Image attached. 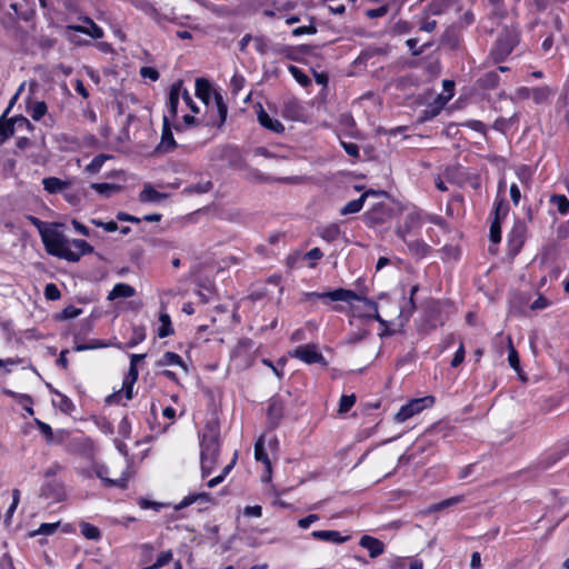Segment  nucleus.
Returning <instances> with one entry per match:
<instances>
[{"label":"nucleus","instance_id":"obj_29","mask_svg":"<svg viewBox=\"0 0 569 569\" xmlns=\"http://www.w3.org/2000/svg\"><path fill=\"white\" fill-rule=\"evenodd\" d=\"M409 249V252L417 258H425L431 250L430 246H428L423 240L416 239L413 241L406 242Z\"/></svg>","mask_w":569,"mask_h":569},{"label":"nucleus","instance_id":"obj_58","mask_svg":"<svg viewBox=\"0 0 569 569\" xmlns=\"http://www.w3.org/2000/svg\"><path fill=\"white\" fill-rule=\"evenodd\" d=\"M146 338L144 328L136 327L133 329V337L129 342V347H134L138 343L142 342Z\"/></svg>","mask_w":569,"mask_h":569},{"label":"nucleus","instance_id":"obj_61","mask_svg":"<svg viewBox=\"0 0 569 569\" xmlns=\"http://www.w3.org/2000/svg\"><path fill=\"white\" fill-rule=\"evenodd\" d=\"M463 360H465V347H463V343L460 342V345L451 360V367L457 368L458 366H460L462 363Z\"/></svg>","mask_w":569,"mask_h":569},{"label":"nucleus","instance_id":"obj_51","mask_svg":"<svg viewBox=\"0 0 569 569\" xmlns=\"http://www.w3.org/2000/svg\"><path fill=\"white\" fill-rule=\"evenodd\" d=\"M481 82L485 88L492 89V88L497 87V84L499 82V76L495 71L488 72L483 76V78L481 79Z\"/></svg>","mask_w":569,"mask_h":569},{"label":"nucleus","instance_id":"obj_36","mask_svg":"<svg viewBox=\"0 0 569 569\" xmlns=\"http://www.w3.org/2000/svg\"><path fill=\"white\" fill-rule=\"evenodd\" d=\"M550 202L557 207L560 214L565 216L569 212V200L565 194H553Z\"/></svg>","mask_w":569,"mask_h":569},{"label":"nucleus","instance_id":"obj_2","mask_svg":"<svg viewBox=\"0 0 569 569\" xmlns=\"http://www.w3.org/2000/svg\"><path fill=\"white\" fill-rule=\"evenodd\" d=\"M302 300L303 301L322 300L325 302H328V301L351 302L355 300L361 301L373 312V318L377 321H379L380 323H383V320L378 312L377 302H375L373 300H371L367 297H362L349 289L339 288V289H336L333 291H328V292H303Z\"/></svg>","mask_w":569,"mask_h":569},{"label":"nucleus","instance_id":"obj_13","mask_svg":"<svg viewBox=\"0 0 569 569\" xmlns=\"http://www.w3.org/2000/svg\"><path fill=\"white\" fill-rule=\"evenodd\" d=\"M257 118L260 126L274 133H281L284 131L283 124L278 119L271 118L262 106H259Z\"/></svg>","mask_w":569,"mask_h":569},{"label":"nucleus","instance_id":"obj_21","mask_svg":"<svg viewBox=\"0 0 569 569\" xmlns=\"http://www.w3.org/2000/svg\"><path fill=\"white\" fill-rule=\"evenodd\" d=\"M254 458L257 461H260L264 465L266 471L268 472V478H270L271 462H270L268 453L264 449V437L263 436H261L254 443Z\"/></svg>","mask_w":569,"mask_h":569},{"label":"nucleus","instance_id":"obj_20","mask_svg":"<svg viewBox=\"0 0 569 569\" xmlns=\"http://www.w3.org/2000/svg\"><path fill=\"white\" fill-rule=\"evenodd\" d=\"M212 88L210 82L204 78L196 79V96L204 102L207 106L209 104L211 96H213Z\"/></svg>","mask_w":569,"mask_h":569},{"label":"nucleus","instance_id":"obj_44","mask_svg":"<svg viewBox=\"0 0 569 569\" xmlns=\"http://www.w3.org/2000/svg\"><path fill=\"white\" fill-rule=\"evenodd\" d=\"M47 110L46 102L37 101L30 107V116L34 121H39L47 113Z\"/></svg>","mask_w":569,"mask_h":569},{"label":"nucleus","instance_id":"obj_31","mask_svg":"<svg viewBox=\"0 0 569 569\" xmlns=\"http://www.w3.org/2000/svg\"><path fill=\"white\" fill-rule=\"evenodd\" d=\"M160 327L158 329V337L166 338L173 333V327L170 316L167 312H161L159 316Z\"/></svg>","mask_w":569,"mask_h":569},{"label":"nucleus","instance_id":"obj_41","mask_svg":"<svg viewBox=\"0 0 569 569\" xmlns=\"http://www.w3.org/2000/svg\"><path fill=\"white\" fill-rule=\"evenodd\" d=\"M530 93L536 103H542L549 99L551 91L547 87H537L531 89Z\"/></svg>","mask_w":569,"mask_h":569},{"label":"nucleus","instance_id":"obj_19","mask_svg":"<svg viewBox=\"0 0 569 569\" xmlns=\"http://www.w3.org/2000/svg\"><path fill=\"white\" fill-rule=\"evenodd\" d=\"M132 6H134L138 10L144 12L147 16L156 20L158 23H161L162 20L167 18L158 12V10L149 2V0H131Z\"/></svg>","mask_w":569,"mask_h":569},{"label":"nucleus","instance_id":"obj_30","mask_svg":"<svg viewBox=\"0 0 569 569\" xmlns=\"http://www.w3.org/2000/svg\"><path fill=\"white\" fill-rule=\"evenodd\" d=\"M282 413H283V407H282L281 401L271 400L268 406V418H269V423L271 425V427L274 428L279 423V421L282 417Z\"/></svg>","mask_w":569,"mask_h":569},{"label":"nucleus","instance_id":"obj_52","mask_svg":"<svg viewBox=\"0 0 569 569\" xmlns=\"http://www.w3.org/2000/svg\"><path fill=\"white\" fill-rule=\"evenodd\" d=\"M172 557H173V555H172L171 550H167V551L161 552L158 556L156 562L152 565V568L153 569H159V568L168 565L172 560Z\"/></svg>","mask_w":569,"mask_h":569},{"label":"nucleus","instance_id":"obj_32","mask_svg":"<svg viewBox=\"0 0 569 569\" xmlns=\"http://www.w3.org/2000/svg\"><path fill=\"white\" fill-rule=\"evenodd\" d=\"M80 531L82 536L88 540L98 541L101 538L100 529L86 521L80 522Z\"/></svg>","mask_w":569,"mask_h":569},{"label":"nucleus","instance_id":"obj_14","mask_svg":"<svg viewBox=\"0 0 569 569\" xmlns=\"http://www.w3.org/2000/svg\"><path fill=\"white\" fill-rule=\"evenodd\" d=\"M359 545L369 552L371 558H377L385 551L383 542L371 536H362L360 538Z\"/></svg>","mask_w":569,"mask_h":569},{"label":"nucleus","instance_id":"obj_15","mask_svg":"<svg viewBox=\"0 0 569 569\" xmlns=\"http://www.w3.org/2000/svg\"><path fill=\"white\" fill-rule=\"evenodd\" d=\"M310 536L315 540H321L335 545H340L348 540V537L341 536L337 530H315Z\"/></svg>","mask_w":569,"mask_h":569},{"label":"nucleus","instance_id":"obj_48","mask_svg":"<svg viewBox=\"0 0 569 569\" xmlns=\"http://www.w3.org/2000/svg\"><path fill=\"white\" fill-rule=\"evenodd\" d=\"M419 21V29L425 32H432L437 27V21L430 19L427 12H422Z\"/></svg>","mask_w":569,"mask_h":569},{"label":"nucleus","instance_id":"obj_63","mask_svg":"<svg viewBox=\"0 0 569 569\" xmlns=\"http://www.w3.org/2000/svg\"><path fill=\"white\" fill-rule=\"evenodd\" d=\"M341 146L343 148V150L346 151V153L352 158H358L359 157V147L358 144L353 143V142H345V141H341Z\"/></svg>","mask_w":569,"mask_h":569},{"label":"nucleus","instance_id":"obj_56","mask_svg":"<svg viewBox=\"0 0 569 569\" xmlns=\"http://www.w3.org/2000/svg\"><path fill=\"white\" fill-rule=\"evenodd\" d=\"M90 222L96 227L102 228L107 232H114L119 229L114 221L103 222L99 219H91Z\"/></svg>","mask_w":569,"mask_h":569},{"label":"nucleus","instance_id":"obj_26","mask_svg":"<svg viewBox=\"0 0 569 569\" xmlns=\"http://www.w3.org/2000/svg\"><path fill=\"white\" fill-rule=\"evenodd\" d=\"M10 107L11 106H9L0 117V143L4 142L9 137H11L16 130L12 120H6V117L10 111Z\"/></svg>","mask_w":569,"mask_h":569},{"label":"nucleus","instance_id":"obj_57","mask_svg":"<svg viewBox=\"0 0 569 569\" xmlns=\"http://www.w3.org/2000/svg\"><path fill=\"white\" fill-rule=\"evenodd\" d=\"M140 76L144 79H150L151 81H157L160 77L158 70L152 67H142L140 69Z\"/></svg>","mask_w":569,"mask_h":569},{"label":"nucleus","instance_id":"obj_49","mask_svg":"<svg viewBox=\"0 0 569 569\" xmlns=\"http://www.w3.org/2000/svg\"><path fill=\"white\" fill-rule=\"evenodd\" d=\"M508 345H509L508 362L511 368H513L515 370H518L519 369V357H518L517 350L515 349V347L512 345V340L510 337H508Z\"/></svg>","mask_w":569,"mask_h":569},{"label":"nucleus","instance_id":"obj_39","mask_svg":"<svg viewBox=\"0 0 569 569\" xmlns=\"http://www.w3.org/2000/svg\"><path fill=\"white\" fill-rule=\"evenodd\" d=\"M24 7L26 0H10L9 8L13 11L14 19H28Z\"/></svg>","mask_w":569,"mask_h":569},{"label":"nucleus","instance_id":"obj_10","mask_svg":"<svg viewBox=\"0 0 569 569\" xmlns=\"http://www.w3.org/2000/svg\"><path fill=\"white\" fill-rule=\"evenodd\" d=\"M527 227L522 221H517L508 234L510 250L516 254L523 246Z\"/></svg>","mask_w":569,"mask_h":569},{"label":"nucleus","instance_id":"obj_6","mask_svg":"<svg viewBox=\"0 0 569 569\" xmlns=\"http://www.w3.org/2000/svg\"><path fill=\"white\" fill-rule=\"evenodd\" d=\"M291 358L299 359L307 365L320 363L326 365L323 355L318 350V346L313 343L297 347L289 352Z\"/></svg>","mask_w":569,"mask_h":569},{"label":"nucleus","instance_id":"obj_62","mask_svg":"<svg viewBox=\"0 0 569 569\" xmlns=\"http://www.w3.org/2000/svg\"><path fill=\"white\" fill-rule=\"evenodd\" d=\"M244 82L246 80L241 74H234L230 81L232 92L237 94L243 88Z\"/></svg>","mask_w":569,"mask_h":569},{"label":"nucleus","instance_id":"obj_64","mask_svg":"<svg viewBox=\"0 0 569 569\" xmlns=\"http://www.w3.org/2000/svg\"><path fill=\"white\" fill-rule=\"evenodd\" d=\"M319 520V516L316 513H311L305 518L298 520V526L301 529H308L313 522Z\"/></svg>","mask_w":569,"mask_h":569},{"label":"nucleus","instance_id":"obj_17","mask_svg":"<svg viewBox=\"0 0 569 569\" xmlns=\"http://www.w3.org/2000/svg\"><path fill=\"white\" fill-rule=\"evenodd\" d=\"M43 189L51 193H63L70 186L69 181H63L57 177H48L42 180Z\"/></svg>","mask_w":569,"mask_h":569},{"label":"nucleus","instance_id":"obj_18","mask_svg":"<svg viewBox=\"0 0 569 569\" xmlns=\"http://www.w3.org/2000/svg\"><path fill=\"white\" fill-rule=\"evenodd\" d=\"M317 234L327 242L336 241L340 234L341 229L338 223H329L317 228Z\"/></svg>","mask_w":569,"mask_h":569},{"label":"nucleus","instance_id":"obj_55","mask_svg":"<svg viewBox=\"0 0 569 569\" xmlns=\"http://www.w3.org/2000/svg\"><path fill=\"white\" fill-rule=\"evenodd\" d=\"M44 297L48 300L54 301V300L60 299L61 293H60V290L58 289V287L54 283H48L44 287Z\"/></svg>","mask_w":569,"mask_h":569},{"label":"nucleus","instance_id":"obj_8","mask_svg":"<svg viewBox=\"0 0 569 569\" xmlns=\"http://www.w3.org/2000/svg\"><path fill=\"white\" fill-rule=\"evenodd\" d=\"M433 398L425 397L420 399H413L408 403L403 405L396 413L395 419L397 422H405L415 415L421 412L425 408L432 406Z\"/></svg>","mask_w":569,"mask_h":569},{"label":"nucleus","instance_id":"obj_4","mask_svg":"<svg viewBox=\"0 0 569 569\" xmlns=\"http://www.w3.org/2000/svg\"><path fill=\"white\" fill-rule=\"evenodd\" d=\"M92 469H93L94 475L102 481L104 487H108V488L117 487L120 489H126L128 487V480L131 477L129 466H127V468L121 472V476L116 479L108 477L109 469L104 465L94 463L92 466Z\"/></svg>","mask_w":569,"mask_h":569},{"label":"nucleus","instance_id":"obj_60","mask_svg":"<svg viewBox=\"0 0 569 569\" xmlns=\"http://www.w3.org/2000/svg\"><path fill=\"white\" fill-rule=\"evenodd\" d=\"M393 30L398 34H406L412 30V24L408 21L399 20L395 23Z\"/></svg>","mask_w":569,"mask_h":569},{"label":"nucleus","instance_id":"obj_42","mask_svg":"<svg viewBox=\"0 0 569 569\" xmlns=\"http://www.w3.org/2000/svg\"><path fill=\"white\" fill-rule=\"evenodd\" d=\"M202 477H208L214 469L218 458L200 456Z\"/></svg>","mask_w":569,"mask_h":569},{"label":"nucleus","instance_id":"obj_47","mask_svg":"<svg viewBox=\"0 0 569 569\" xmlns=\"http://www.w3.org/2000/svg\"><path fill=\"white\" fill-rule=\"evenodd\" d=\"M356 403V395H343L339 401V413L348 412Z\"/></svg>","mask_w":569,"mask_h":569},{"label":"nucleus","instance_id":"obj_3","mask_svg":"<svg viewBox=\"0 0 569 569\" xmlns=\"http://www.w3.org/2000/svg\"><path fill=\"white\" fill-rule=\"evenodd\" d=\"M200 456L207 457H219L220 452V442H219V431L218 429L210 425L207 426L206 430L201 435L200 440Z\"/></svg>","mask_w":569,"mask_h":569},{"label":"nucleus","instance_id":"obj_40","mask_svg":"<svg viewBox=\"0 0 569 569\" xmlns=\"http://www.w3.org/2000/svg\"><path fill=\"white\" fill-rule=\"evenodd\" d=\"M20 502V491L18 489L12 490V502L9 506L6 517H4V523L9 526L11 523V519L13 517L14 511L17 510V507Z\"/></svg>","mask_w":569,"mask_h":569},{"label":"nucleus","instance_id":"obj_27","mask_svg":"<svg viewBox=\"0 0 569 569\" xmlns=\"http://www.w3.org/2000/svg\"><path fill=\"white\" fill-rule=\"evenodd\" d=\"M441 303L439 301H432L429 303L427 312L430 320V327L435 329L437 326H442L445 319L440 315Z\"/></svg>","mask_w":569,"mask_h":569},{"label":"nucleus","instance_id":"obj_25","mask_svg":"<svg viewBox=\"0 0 569 569\" xmlns=\"http://www.w3.org/2000/svg\"><path fill=\"white\" fill-rule=\"evenodd\" d=\"M166 194L157 191L150 183L144 184L143 189L139 193V200L141 202H159L166 199Z\"/></svg>","mask_w":569,"mask_h":569},{"label":"nucleus","instance_id":"obj_38","mask_svg":"<svg viewBox=\"0 0 569 569\" xmlns=\"http://www.w3.org/2000/svg\"><path fill=\"white\" fill-rule=\"evenodd\" d=\"M42 493L47 497L51 496L56 500H61L63 497V489L59 483H47L42 488Z\"/></svg>","mask_w":569,"mask_h":569},{"label":"nucleus","instance_id":"obj_22","mask_svg":"<svg viewBox=\"0 0 569 569\" xmlns=\"http://www.w3.org/2000/svg\"><path fill=\"white\" fill-rule=\"evenodd\" d=\"M134 295H136V290L132 286L124 283V282H119V283L114 284L112 290L109 292L108 300L112 301L118 298H131Z\"/></svg>","mask_w":569,"mask_h":569},{"label":"nucleus","instance_id":"obj_5","mask_svg":"<svg viewBox=\"0 0 569 569\" xmlns=\"http://www.w3.org/2000/svg\"><path fill=\"white\" fill-rule=\"evenodd\" d=\"M422 223L423 219L421 212L417 210L410 211L405 216L403 221L397 226L396 233L400 239L407 242V237L418 232Z\"/></svg>","mask_w":569,"mask_h":569},{"label":"nucleus","instance_id":"obj_7","mask_svg":"<svg viewBox=\"0 0 569 569\" xmlns=\"http://www.w3.org/2000/svg\"><path fill=\"white\" fill-rule=\"evenodd\" d=\"M138 367H136L133 363H130L129 371L123 379L122 390L108 396L106 401L108 403H119L122 397V391L124 392L126 399L131 400L133 397V386L138 379Z\"/></svg>","mask_w":569,"mask_h":569},{"label":"nucleus","instance_id":"obj_45","mask_svg":"<svg viewBox=\"0 0 569 569\" xmlns=\"http://www.w3.org/2000/svg\"><path fill=\"white\" fill-rule=\"evenodd\" d=\"M91 188L100 194L109 196L111 192L118 191L120 189L119 186L113 183H92Z\"/></svg>","mask_w":569,"mask_h":569},{"label":"nucleus","instance_id":"obj_37","mask_svg":"<svg viewBox=\"0 0 569 569\" xmlns=\"http://www.w3.org/2000/svg\"><path fill=\"white\" fill-rule=\"evenodd\" d=\"M110 158H111L110 156H107L103 153L96 156L91 160V162L86 166V171L91 174L97 173L101 169V167L103 166L106 160H108Z\"/></svg>","mask_w":569,"mask_h":569},{"label":"nucleus","instance_id":"obj_34","mask_svg":"<svg viewBox=\"0 0 569 569\" xmlns=\"http://www.w3.org/2000/svg\"><path fill=\"white\" fill-rule=\"evenodd\" d=\"M213 184L210 180L200 181L197 183H192L184 188V192L187 193H207L212 189Z\"/></svg>","mask_w":569,"mask_h":569},{"label":"nucleus","instance_id":"obj_9","mask_svg":"<svg viewBox=\"0 0 569 569\" xmlns=\"http://www.w3.org/2000/svg\"><path fill=\"white\" fill-rule=\"evenodd\" d=\"M182 92V80H178L170 87L168 102L166 104L167 112L163 116L169 117V121L178 116L179 98Z\"/></svg>","mask_w":569,"mask_h":569},{"label":"nucleus","instance_id":"obj_16","mask_svg":"<svg viewBox=\"0 0 569 569\" xmlns=\"http://www.w3.org/2000/svg\"><path fill=\"white\" fill-rule=\"evenodd\" d=\"M87 26H70L69 29L90 36L93 39H101L103 30L94 21L88 17L83 18Z\"/></svg>","mask_w":569,"mask_h":569},{"label":"nucleus","instance_id":"obj_24","mask_svg":"<svg viewBox=\"0 0 569 569\" xmlns=\"http://www.w3.org/2000/svg\"><path fill=\"white\" fill-rule=\"evenodd\" d=\"M213 102L214 106L212 107V109L217 111V114L219 117V120L216 122V124L220 128L227 120L228 107L223 101L222 94L218 91L213 92Z\"/></svg>","mask_w":569,"mask_h":569},{"label":"nucleus","instance_id":"obj_33","mask_svg":"<svg viewBox=\"0 0 569 569\" xmlns=\"http://www.w3.org/2000/svg\"><path fill=\"white\" fill-rule=\"evenodd\" d=\"M509 212V204L503 198H496L493 203V220L502 221Z\"/></svg>","mask_w":569,"mask_h":569},{"label":"nucleus","instance_id":"obj_46","mask_svg":"<svg viewBox=\"0 0 569 569\" xmlns=\"http://www.w3.org/2000/svg\"><path fill=\"white\" fill-rule=\"evenodd\" d=\"M323 257V252L319 248H312L303 254V259L309 261L308 267L313 269L317 266V261Z\"/></svg>","mask_w":569,"mask_h":569},{"label":"nucleus","instance_id":"obj_23","mask_svg":"<svg viewBox=\"0 0 569 569\" xmlns=\"http://www.w3.org/2000/svg\"><path fill=\"white\" fill-rule=\"evenodd\" d=\"M157 367H167V366H179L181 367L186 372L188 371V368L186 363L183 362L182 358L172 351L164 352L160 359L156 362Z\"/></svg>","mask_w":569,"mask_h":569},{"label":"nucleus","instance_id":"obj_28","mask_svg":"<svg viewBox=\"0 0 569 569\" xmlns=\"http://www.w3.org/2000/svg\"><path fill=\"white\" fill-rule=\"evenodd\" d=\"M369 193L370 192L367 191V192L362 193L358 199L347 202L340 209V214L347 216V214H352V213L359 212L363 208L365 201H366L367 197L369 196Z\"/></svg>","mask_w":569,"mask_h":569},{"label":"nucleus","instance_id":"obj_11","mask_svg":"<svg viewBox=\"0 0 569 569\" xmlns=\"http://www.w3.org/2000/svg\"><path fill=\"white\" fill-rule=\"evenodd\" d=\"M178 144L173 138L170 121L168 116H163L162 118V133L160 143L157 147V151L167 153L177 148Z\"/></svg>","mask_w":569,"mask_h":569},{"label":"nucleus","instance_id":"obj_1","mask_svg":"<svg viewBox=\"0 0 569 569\" xmlns=\"http://www.w3.org/2000/svg\"><path fill=\"white\" fill-rule=\"evenodd\" d=\"M41 236L49 254L70 262H77L82 256L93 252V247L86 240L69 239L57 230L41 232Z\"/></svg>","mask_w":569,"mask_h":569},{"label":"nucleus","instance_id":"obj_59","mask_svg":"<svg viewBox=\"0 0 569 569\" xmlns=\"http://www.w3.org/2000/svg\"><path fill=\"white\" fill-rule=\"evenodd\" d=\"M463 126L470 128L471 130L480 132L483 136H486L487 133L486 124L480 120H468L463 123Z\"/></svg>","mask_w":569,"mask_h":569},{"label":"nucleus","instance_id":"obj_43","mask_svg":"<svg viewBox=\"0 0 569 569\" xmlns=\"http://www.w3.org/2000/svg\"><path fill=\"white\" fill-rule=\"evenodd\" d=\"M289 72L295 78V80L302 87H307L311 83L309 77L299 67L289 66Z\"/></svg>","mask_w":569,"mask_h":569},{"label":"nucleus","instance_id":"obj_50","mask_svg":"<svg viewBox=\"0 0 569 569\" xmlns=\"http://www.w3.org/2000/svg\"><path fill=\"white\" fill-rule=\"evenodd\" d=\"M489 237L493 243L500 242V240H501V222L500 221H498V220L491 221Z\"/></svg>","mask_w":569,"mask_h":569},{"label":"nucleus","instance_id":"obj_54","mask_svg":"<svg viewBox=\"0 0 569 569\" xmlns=\"http://www.w3.org/2000/svg\"><path fill=\"white\" fill-rule=\"evenodd\" d=\"M210 498V495L207 493V492H202V493H199V495H190L188 497H186L181 503H180V508L181 507H187V506H190L192 505L193 502H196L197 500H204V501H208Z\"/></svg>","mask_w":569,"mask_h":569},{"label":"nucleus","instance_id":"obj_53","mask_svg":"<svg viewBox=\"0 0 569 569\" xmlns=\"http://www.w3.org/2000/svg\"><path fill=\"white\" fill-rule=\"evenodd\" d=\"M58 528V523H41L40 527L33 531L31 533V536H37V535H43V536H49V535H52Z\"/></svg>","mask_w":569,"mask_h":569},{"label":"nucleus","instance_id":"obj_12","mask_svg":"<svg viewBox=\"0 0 569 569\" xmlns=\"http://www.w3.org/2000/svg\"><path fill=\"white\" fill-rule=\"evenodd\" d=\"M516 44V39L511 36L501 37L498 39L496 48L492 51L493 60L496 62L502 61L511 53Z\"/></svg>","mask_w":569,"mask_h":569},{"label":"nucleus","instance_id":"obj_35","mask_svg":"<svg viewBox=\"0 0 569 569\" xmlns=\"http://www.w3.org/2000/svg\"><path fill=\"white\" fill-rule=\"evenodd\" d=\"M465 499L462 496H456L448 499H445L440 502L433 503L429 507V511H440L442 509L456 506L460 502H462Z\"/></svg>","mask_w":569,"mask_h":569}]
</instances>
